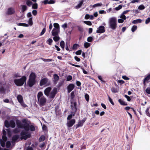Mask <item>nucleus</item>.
<instances>
[{
    "label": "nucleus",
    "mask_w": 150,
    "mask_h": 150,
    "mask_svg": "<svg viewBox=\"0 0 150 150\" xmlns=\"http://www.w3.org/2000/svg\"><path fill=\"white\" fill-rule=\"evenodd\" d=\"M145 8V6L143 4L140 5L138 8V9L139 10H143Z\"/></svg>",
    "instance_id": "obj_50"
},
{
    "label": "nucleus",
    "mask_w": 150,
    "mask_h": 150,
    "mask_svg": "<svg viewBox=\"0 0 150 150\" xmlns=\"http://www.w3.org/2000/svg\"><path fill=\"white\" fill-rule=\"evenodd\" d=\"M43 94L42 92L41 91L39 92L38 93L37 95V98L38 100H39V99L41 98Z\"/></svg>",
    "instance_id": "obj_27"
},
{
    "label": "nucleus",
    "mask_w": 150,
    "mask_h": 150,
    "mask_svg": "<svg viewBox=\"0 0 150 150\" xmlns=\"http://www.w3.org/2000/svg\"><path fill=\"white\" fill-rule=\"evenodd\" d=\"M38 8V4L37 3H35L32 4V8L35 9H37Z\"/></svg>",
    "instance_id": "obj_41"
},
{
    "label": "nucleus",
    "mask_w": 150,
    "mask_h": 150,
    "mask_svg": "<svg viewBox=\"0 0 150 150\" xmlns=\"http://www.w3.org/2000/svg\"><path fill=\"white\" fill-rule=\"evenodd\" d=\"M6 142L3 141L1 139H0V143L1 146L2 147H4L5 146V142Z\"/></svg>",
    "instance_id": "obj_35"
},
{
    "label": "nucleus",
    "mask_w": 150,
    "mask_h": 150,
    "mask_svg": "<svg viewBox=\"0 0 150 150\" xmlns=\"http://www.w3.org/2000/svg\"><path fill=\"white\" fill-rule=\"evenodd\" d=\"M62 27L64 29H65L66 28H67V23H64V24L62 25Z\"/></svg>",
    "instance_id": "obj_59"
},
{
    "label": "nucleus",
    "mask_w": 150,
    "mask_h": 150,
    "mask_svg": "<svg viewBox=\"0 0 150 150\" xmlns=\"http://www.w3.org/2000/svg\"><path fill=\"white\" fill-rule=\"evenodd\" d=\"M83 125V123L82 122L80 121L78 122V124L76 125V128H77L79 127H81Z\"/></svg>",
    "instance_id": "obj_31"
},
{
    "label": "nucleus",
    "mask_w": 150,
    "mask_h": 150,
    "mask_svg": "<svg viewBox=\"0 0 150 150\" xmlns=\"http://www.w3.org/2000/svg\"><path fill=\"white\" fill-rule=\"evenodd\" d=\"M75 97V95L74 91H72L71 93V98L73 100Z\"/></svg>",
    "instance_id": "obj_53"
},
{
    "label": "nucleus",
    "mask_w": 150,
    "mask_h": 150,
    "mask_svg": "<svg viewBox=\"0 0 150 150\" xmlns=\"http://www.w3.org/2000/svg\"><path fill=\"white\" fill-rule=\"evenodd\" d=\"M146 92L148 94H150V87H148L147 89L146 90Z\"/></svg>",
    "instance_id": "obj_63"
},
{
    "label": "nucleus",
    "mask_w": 150,
    "mask_h": 150,
    "mask_svg": "<svg viewBox=\"0 0 150 150\" xmlns=\"http://www.w3.org/2000/svg\"><path fill=\"white\" fill-rule=\"evenodd\" d=\"M18 25L24 26V27H28V25L26 23H19L18 24Z\"/></svg>",
    "instance_id": "obj_33"
},
{
    "label": "nucleus",
    "mask_w": 150,
    "mask_h": 150,
    "mask_svg": "<svg viewBox=\"0 0 150 150\" xmlns=\"http://www.w3.org/2000/svg\"><path fill=\"white\" fill-rule=\"evenodd\" d=\"M15 12L14 8L12 7H10L8 8L6 14L8 15H11L14 14Z\"/></svg>",
    "instance_id": "obj_13"
},
{
    "label": "nucleus",
    "mask_w": 150,
    "mask_h": 150,
    "mask_svg": "<svg viewBox=\"0 0 150 150\" xmlns=\"http://www.w3.org/2000/svg\"><path fill=\"white\" fill-rule=\"evenodd\" d=\"M45 139V136L43 135H41L39 138V142L44 141Z\"/></svg>",
    "instance_id": "obj_26"
},
{
    "label": "nucleus",
    "mask_w": 150,
    "mask_h": 150,
    "mask_svg": "<svg viewBox=\"0 0 150 150\" xmlns=\"http://www.w3.org/2000/svg\"><path fill=\"white\" fill-rule=\"evenodd\" d=\"M75 87L74 85L73 84L71 83L69 85L67 86V89L68 93L71 92L73 89Z\"/></svg>",
    "instance_id": "obj_17"
},
{
    "label": "nucleus",
    "mask_w": 150,
    "mask_h": 150,
    "mask_svg": "<svg viewBox=\"0 0 150 150\" xmlns=\"http://www.w3.org/2000/svg\"><path fill=\"white\" fill-rule=\"evenodd\" d=\"M60 32V30L53 28L52 31V34L53 36H58Z\"/></svg>",
    "instance_id": "obj_14"
},
{
    "label": "nucleus",
    "mask_w": 150,
    "mask_h": 150,
    "mask_svg": "<svg viewBox=\"0 0 150 150\" xmlns=\"http://www.w3.org/2000/svg\"><path fill=\"white\" fill-rule=\"evenodd\" d=\"M137 29V26L136 25H133L131 29V30L133 32H134Z\"/></svg>",
    "instance_id": "obj_40"
},
{
    "label": "nucleus",
    "mask_w": 150,
    "mask_h": 150,
    "mask_svg": "<svg viewBox=\"0 0 150 150\" xmlns=\"http://www.w3.org/2000/svg\"><path fill=\"white\" fill-rule=\"evenodd\" d=\"M79 46L78 44H74L73 46L72 49L73 50H75Z\"/></svg>",
    "instance_id": "obj_52"
},
{
    "label": "nucleus",
    "mask_w": 150,
    "mask_h": 150,
    "mask_svg": "<svg viewBox=\"0 0 150 150\" xmlns=\"http://www.w3.org/2000/svg\"><path fill=\"white\" fill-rule=\"evenodd\" d=\"M57 88H54L50 93V94L49 96V98L52 99H53L54 98L56 94L57 93Z\"/></svg>",
    "instance_id": "obj_8"
},
{
    "label": "nucleus",
    "mask_w": 150,
    "mask_h": 150,
    "mask_svg": "<svg viewBox=\"0 0 150 150\" xmlns=\"http://www.w3.org/2000/svg\"><path fill=\"white\" fill-rule=\"evenodd\" d=\"M48 79L47 78L41 79L40 83V86H42L43 85L46 84L48 82Z\"/></svg>",
    "instance_id": "obj_12"
},
{
    "label": "nucleus",
    "mask_w": 150,
    "mask_h": 150,
    "mask_svg": "<svg viewBox=\"0 0 150 150\" xmlns=\"http://www.w3.org/2000/svg\"><path fill=\"white\" fill-rule=\"evenodd\" d=\"M108 99L110 101V102L111 103L112 105H114V102H113L112 99L108 95Z\"/></svg>",
    "instance_id": "obj_57"
},
{
    "label": "nucleus",
    "mask_w": 150,
    "mask_h": 150,
    "mask_svg": "<svg viewBox=\"0 0 150 150\" xmlns=\"http://www.w3.org/2000/svg\"><path fill=\"white\" fill-rule=\"evenodd\" d=\"M108 23L110 28L113 30L115 29L117 27V19L115 17L110 18Z\"/></svg>",
    "instance_id": "obj_4"
},
{
    "label": "nucleus",
    "mask_w": 150,
    "mask_h": 150,
    "mask_svg": "<svg viewBox=\"0 0 150 150\" xmlns=\"http://www.w3.org/2000/svg\"><path fill=\"white\" fill-rule=\"evenodd\" d=\"M39 105L40 106H44L46 102V99L45 97L43 96L38 100Z\"/></svg>",
    "instance_id": "obj_7"
},
{
    "label": "nucleus",
    "mask_w": 150,
    "mask_h": 150,
    "mask_svg": "<svg viewBox=\"0 0 150 150\" xmlns=\"http://www.w3.org/2000/svg\"><path fill=\"white\" fill-rule=\"evenodd\" d=\"M124 96L125 98H127V100L128 101H130L131 99L129 96L126 95H125Z\"/></svg>",
    "instance_id": "obj_54"
},
{
    "label": "nucleus",
    "mask_w": 150,
    "mask_h": 150,
    "mask_svg": "<svg viewBox=\"0 0 150 150\" xmlns=\"http://www.w3.org/2000/svg\"><path fill=\"white\" fill-rule=\"evenodd\" d=\"M26 4L28 6H30L33 4V3L30 0H28L27 1Z\"/></svg>",
    "instance_id": "obj_38"
},
{
    "label": "nucleus",
    "mask_w": 150,
    "mask_h": 150,
    "mask_svg": "<svg viewBox=\"0 0 150 150\" xmlns=\"http://www.w3.org/2000/svg\"><path fill=\"white\" fill-rule=\"evenodd\" d=\"M122 8V6L121 5H119L118 6L116 7L115 8V9L116 11H118L121 9Z\"/></svg>",
    "instance_id": "obj_58"
},
{
    "label": "nucleus",
    "mask_w": 150,
    "mask_h": 150,
    "mask_svg": "<svg viewBox=\"0 0 150 150\" xmlns=\"http://www.w3.org/2000/svg\"><path fill=\"white\" fill-rule=\"evenodd\" d=\"M32 13L33 15L35 16L38 13V12L37 10H34L32 11Z\"/></svg>",
    "instance_id": "obj_62"
},
{
    "label": "nucleus",
    "mask_w": 150,
    "mask_h": 150,
    "mask_svg": "<svg viewBox=\"0 0 150 150\" xmlns=\"http://www.w3.org/2000/svg\"><path fill=\"white\" fill-rule=\"evenodd\" d=\"M4 125L7 128H8L10 127V122L7 120H6L4 122Z\"/></svg>",
    "instance_id": "obj_25"
},
{
    "label": "nucleus",
    "mask_w": 150,
    "mask_h": 150,
    "mask_svg": "<svg viewBox=\"0 0 150 150\" xmlns=\"http://www.w3.org/2000/svg\"><path fill=\"white\" fill-rule=\"evenodd\" d=\"M36 75L34 72H31L29 75L28 80L27 82L28 86L30 87H32L36 83Z\"/></svg>",
    "instance_id": "obj_2"
},
{
    "label": "nucleus",
    "mask_w": 150,
    "mask_h": 150,
    "mask_svg": "<svg viewBox=\"0 0 150 150\" xmlns=\"http://www.w3.org/2000/svg\"><path fill=\"white\" fill-rule=\"evenodd\" d=\"M11 145L10 142L9 141H8L6 143V147L7 148H9L10 147Z\"/></svg>",
    "instance_id": "obj_46"
},
{
    "label": "nucleus",
    "mask_w": 150,
    "mask_h": 150,
    "mask_svg": "<svg viewBox=\"0 0 150 150\" xmlns=\"http://www.w3.org/2000/svg\"><path fill=\"white\" fill-rule=\"evenodd\" d=\"M83 22L85 24L88 25L90 26L92 25L91 22L89 21H84Z\"/></svg>",
    "instance_id": "obj_44"
},
{
    "label": "nucleus",
    "mask_w": 150,
    "mask_h": 150,
    "mask_svg": "<svg viewBox=\"0 0 150 150\" xmlns=\"http://www.w3.org/2000/svg\"><path fill=\"white\" fill-rule=\"evenodd\" d=\"M53 82L54 84H56L57 82V81L59 80V76L57 74H54L53 75Z\"/></svg>",
    "instance_id": "obj_18"
},
{
    "label": "nucleus",
    "mask_w": 150,
    "mask_h": 150,
    "mask_svg": "<svg viewBox=\"0 0 150 150\" xmlns=\"http://www.w3.org/2000/svg\"><path fill=\"white\" fill-rule=\"evenodd\" d=\"M83 0H82L80 2L79 4L75 6V8L77 9L80 8L83 4Z\"/></svg>",
    "instance_id": "obj_21"
},
{
    "label": "nucleus",
    "mask_w": 150,
    "mask_h": 150,
    "mask_svg": "<svg viewBox=\"0 0 150 150\" xmlns=\"http://www.w3.org/2000/svg\"><path fill=\"white\" fill-rule=\"evenodd\" d=\"M19 138V136L17 135H15L13 136L12 138V142H14Z\"/></svg>",
    "instance_id": "obj_19"
},
{
    "label": "nucleus",
    "mask_w": 150,
    "mask_h": 150,
    "mask_svg": "<svg viewBox=\"0 0 150 150\" xmlns=\"http://www.w3.org/2000/svg\"><path fill=\"white\" fill-rule=\"evenodd\" d=\"M22 123L21 121L18 119L16 120V123L17 127L18 128L24 129L25 130L28 131L30 130L29 124L27 122L26 119L22 120Z\"/></svg>",
    "instance_id": "obj_1"
},
{
    "label": "nucleus",
    "mask_w": 150,
    "mask_h": 150,
    "mask_svg": "<svg viewBox=\"0 0 150 150\" xmlns=\"http://www.w3.org/2000/svg\"><path fill=\"white\" fill-rule=\"evenodd\" d=\"M2 138L3 141L6 142L7 139V138L6 135H3Z\"/></svg>",
    "instance_id": "obj_61"
},
{
    "label": "nucleus",
    "mask_w": 150,
    "mask_h": 150,
    "mask_svg": "<svg viewBox=\"0 0 150 150\" xmlns=\"http://www.w3.org/2000/svg\"><path fill=\"white\" fill-rule=\"evenodd\" d=\"M60 45L61 47L63 49H64L65 43L64 42L63 40H62L60 43Z\"/></svg>",
    "instance_id": "obj_30"
},
{
    "label": "nucleus",
    "mask_w": 150,
    "mask_h": 150,
    "mask_svg": "<svg viewBox=\"0 0 150 150\" xmlns=\"http://www.w3.org/2000/svg\"><path fill=\"white\" fill-rule=\"evenodd\" d=\"M142 20L140 19H137L135 20L132 21V23L133 24H135L138 23H141L142 22Z\"/></svg>",
    "instance_id": "obj_23"
},
{
    "label": "nucleus",
    "mask_w": 150,
    "mask_h": 150,
    "mask_svg": "<svg viewBox=\"0 0 150 150\" xmlns=\"http://www.w3.org/2000/svg\"><path fill=\"white\" fill-rule=\"evenodd\" d=\"M41 59L45 62H49L53 60L52 59H45L43 58H41Z\"/></svg>",
    "instance_id": "obj_43"
},
{
    "label": "nucleus",
    "mask_w": 150,
    "mask_h": 150,
    "mask_svg": "<svg viewBox=\"0 0 150 150\" xmlns=\"http://www.w3.org/2000/svg\"><path fill=\"white\" fill-rule=\"evenodd\" d=\"M146 115L150 117V107L147 108L146 110Z\"/></svg>",
    "instance_id": "obj_34"
},
{
    "label": "nucleus",
    "mask_w": 150,
    "mask_h": 150,
    "mask_svg": "<svg viewBox=\"0 0 150 150\" xmlns=\"http://www.w3.org/2000/svg\"><path fill=\"white\" fill-rule=\"evenodd\" d=\"M150 22V17L148 18L145 21V23L147 24Z\"/></svg>",
    "instance_id": "obj_64"
},
{
    "label": "nucleus",
    "mask_w": 150,
    "mask_h": 150,
    "mask_svg": "<svg viewBox=\"0 0 150 150\" xmlns=\"http://www.w3.org/2000/svg\"><path fill=\"white\" fill-rule=\"evenodd\" d=\"M28 24L30 25H32L33 24L32 18L30 17L29 18L28 20Z\"/></svg>",
    "instance_id": "obj_47"
},
{
    "label": "nucleus",
    "mask_w": 150,
    "mask_h": 150,
    "mask_svg": "<svg viewBox=\"0 0 150 150\" xmlns=\"http://www.w3.org/2000/svg\"><path fill=\"white\" fill-rule=\"evenodd\" d=\"M72 79V77L71 75H68L66 78V81H68L71 80Z\"/></svg>",
    "instance_id": "obj_36"
},
{
    "label": "nucleus",
    "mask_w": 150,
    "mask_h": 150,
    "mask_svg": "<svg viewBox=\"0 0 150 150\" xmlns=\"http://www.w3.org/2000/svg\"><path fill=\"white\" fill-rule=\"evenodd\" d=\"M46 31V26H45V28H43L42 31L40 34V36H42L44 35L45 33V32Z\"/></svg>",
    "instance_id": "obj_37"
},
{
    "label": "nucleus",
    "mask_w": 150,
    "mask_h": 150,
    "mask_svg": "<svg viewBox=\"0 0 150 150\" xmlns=\"http://www.w3.org/2000/svg\"><path fill=\"white\" fill-rule=\"evenodd\" d=\"M75 119H73L68 121L67 123V125L68 127H72L75 123Z\"/></svg>",
    "instance_id": "obj_16"
},
{
    "label": "nucleus",
    "mask_w": 150,
    "mask_h": 150,
    "mask_svg": "<svg viewBox=\"0 0 150 150\" xmlns=\"http://www.w3.org/2000/svg\"><path fill=\"white\" fill-rule=\"evenodd\" d=\"M82 52L81 50H79L78 51H76L75 52L76 54L77 55H80Z\"/></svg>",
    "instance_id": "obj_56"
},
{
    "label": "nucleus",
    "mask_w": 150,
    "mask_h": 150,
    "mask_svg": "<svg viewBox=\"0 0 150 150\" xmlns=\"http://www.w3.org/2000/svg\"><path fill=\"white\" fill-rule=\"evenodd\" d=\"M90 46V44L88 42H85L84 44V46L86 48H88Z\"/></svg>",
    "instance_id": "obj_39"
},
{
    "label": "nucleus",
    "mask_w": 150,
    "mask_h": 150,
    "mask_svg": "<svg viewBox=\"0 0 150 150\" xmlns=\"http://www.w3.org/2000/svg\"><path fill=\"white\" fill-rule=\"evenodd\" d=\"M150 74H148L147 76H145L143 82L144 87L145 88L146 86V84L150 82Z\"/></svg>",
    "instance_id": "obj_6"
},
{
    "label": "nucleus",
    "mask_w": 150,
    "mask_h": 150,
    "mask_svg": "<svg viewBox=\"0 0 150 150\" xmlns=\"http://www.w3.org/2000/svg\"><path fill=\"white\" fill-rule=\"evenodd\" d=\"M26 76H23L20 79H14V82L17 86H23L24 83H26Z\"/></svg>",
    "instance_id": "obj_3"
},
{
    "label": "nucleus",
    "mask_w": 150,
    "mask_h": 150,
    "mask_svg": "<svg viewBox=\"0 0 150 150\" xmlns=\"http://www.w3.org/2000/svg\"><path fill=\"white\" fill-rule=\"evenodd\" d=\"M17 98L18 102L23 106H25V104H24L23 105V100L22 96L21 95H19L17 96Z\"/></svg>",
    "instance_id": "obj_10"
},
{
    "label": "nucleus",
    "mask_w": 150,
    "mask_h": 150,
    "mask_svg": "<svg viewBox=\"0 0 150 150\" xmlns=\"http://www.w3.org/2000/svg\"><path fill=\"white\" fill-rule=\"evenodd\" d=\"M102 5V4L101 3H97L93 5V7L94 8L96 7L101 6Z\"/></svg>",
    "instance_id": "obj_48"
},
{
    "label": "nucleus",
    "mask_w": 150,
    "mask_h": 150,
    "mask_svg": "<svg viewBox=\"0 0 150 150\" xmlns=\"http://www.w3.org/2000/svg\"><path fill=\"white\" fill-rule=\"evenodd\" d=\"M6 91L5 89L3 86H1L0 88V92L4 93Z\"/></svg>",
    "instance_id": "obj_42"
},
{
    "label": "nucleus",
    "mask_w": 150,
    "mask_h": 150,
    "mask_svg": "<svg viewBox=\"0 0 150 150\" xmlns=\"http://www.w3.org/2000/svg\"><path fill=\"white\" fill-rule=\"evenodd\" d=\"M52 42L53 40L51 38L48 39L47 40V42H48V44L50 45H52Z\"/></svg>",
    "instance_id": "obj_51"
},
{
    "label": "nucleus",
    "mask_w": 150,
    "mask_h": 150,
    "mask_svg": "<svg viewBox=\"0 0 150 150\" xmlns=\"http://www.w3.org/2000/svg\"><path fill=\"white\" fill-rule=\"evenodd\" d=\"M105 31V27L103 26H100L98 28L96 32L97 33H101Z\"/></svg>",
    "instance_id": "obj_9"
},
{
    "label": "nucleus",
    "mask_w": 150,
    "mask_h": 150,
    "mask_svg": "<svg viewBox=\"0 0 150 150\" xmlns=\"http://www.w3.org/2000/svg\"><path fill=\"white\" fill-rule=\"evenodd\" d=\"M10 127L11 128H14L16 126V124L13 120H11L10 121Z\"/></svg>",
    "instance_id": "obj_20"
},
{
    "label": "nucleus",
    "mask_w": 150,
    "mask_h": 150,
    "mask_svg": "<svg viewBox=\"0 0 150 150\" xmlns=\"http://www.w3.org/2000/svg\"><path fill=\"white\" fill-rule=\"evenodd\" d=\"M120 18H121L124 19V20H125L126 19V17L125 16L123 13H122V14L121 15Z\"/></svg>",
    "instance_id": "obj_55"
},
{
    "label": "nucleus",
    "mask_w": 150,
    "mask_h": 150,
    "mask_svg": "<svg viewBox=\"0 0 150 150\" xmlns=\"http://www.w3.org/2000/svg\"><path fill=\"white\" fill-rule=\"evenodd\" d=\"M27 131L22 130L21 133V140L24 139L26 140L28 138H30L31 137V134H27L28 133Z\"/></svg>",
    "instance_id": "obj_5"
},
{
    "label": "nucleus",
    "mask_w": 150,
    "mask_h": 150,
    "mask_svg": "<svg viewBox=\"0 0 150 150\" xmlns=\"http://www.w3.org/2000/svg\"><path fill=\"white\" fill-rule=\"evenodd\" d=\"M118 88H115L114 87H112L111 89L112 92L114 93H116L118 92Z\"/></svg>",
    "instance_id": "obj_32"
},
{
    "label": "nucleus",
    "mask_w": 150,
    "mask_h": 150,
    "mask_svg": "<svg viewBox=\"0 0 150 150\" xmlns=\"http://www.w3.org/2000/svg\"><path fill=\"white\" fill-rule=\"evenodd\" d=\"M53 36L54 37L53 38V39L55 42H57L59 40L60 38L58 35Z\"/></svg>",
    "instance_id": "obj_29"
},
{
    "label": "nucleus",
    "mask_w": 150,
    "mask_h": 150,
    "mask_svg": "<svg viewBox=\"0 0 150 150\" xmlns=\"http://www.w3.org/2000/svg\"><path fill=\"white\" fill-rule=\"evenodd\" d=\"M93 40V38L92 37L89 36L88 37L87 39V41L89 42H91Z\"/></svg>",
    "instance_id": "obj_49"
},
{
    "label": "nucleus",
    "mask_w": 150,
    "mask_h": 150,
    "mask_svg": "<svg viewBox=\"0 0 150 150\" xmlns=\"http://www.w3.org/2000/svg\"><path fill=\"white\" fill-rule=\"evenodd\" d=\"M118 102L120 104L122 105H127V103L125 102L124 101L121 99L118 100Z\"/></svg>",
    "instance_id": "obj_22"
},
{
    "label": "nucleus",
    "mask_w": 150,
    "mask_h": 150,
    "mask_svg": "<svg viewBox=\"0 0 150 150\" xmlns=\"http://www.w3.org/2000/svg\"><path fill=\"white\" fill-rule=\"evenodd\" d=\"M30 129L31 131H34L35 130V128L34 126L32 125L30 126Z\"/></svg>",
    "instance_id": "obj_45"
},
{
    "label": "nucleus",
    "mask_w": 150,
    "mask_h": 150,
    "mask_svg": "<svg viewBox=\"0 0 150 150\" xmlns=\"http://www.w3.org/2000/svg\"><path fill=\"white\" fill-rule=\"evenodd\" d=\"M71 109L73 111L76 112L77 108L76 107L77 103L76 102H73L72 101L71 102Z\"/></svg>",
    "instance_id": "obj_11"
},
{
    "label": "nucleus",
    "mask_w": 150,
    "mask_h": 150,
    "mask_svg": "<svg viewBox=\"0 0 150 150\" xmlns=\"http://www.w3.org/2000/svg\"><path fill=\"white\" fill-rule=\"evenodd\" d=\"M85 97L87 101H88L89 98V96L87 94H86L85 95Z\"/></svg>",
    "instance_id": "obj_60"
},
{
    "label": "nucleus",
    "mask_w": 150,
    "mask_h": 150,
    "mask_svg": "<svg viewBox=\"0 0 150 150\" xmlns=\"http://www.w3.org/2000/svg\"><path fill=\"white\" fill-rule=\"evenodd\" d=\"M21 6V11L23 13L27 9V7L25 5H22Z\"/></svg>",
    "instance_id": "obj_24"
},
{
    "label": "nucleus",
    "mask_w": 150,
    "mask_h": 150,
    "mask_svg": "<svg viewBox=\"0 0 150 150\" xmlns=\"http://www.w3.org/2000/svg\"><path fill=\"white\" fill-rule=\"evenodd\" d=\"M51 89L52 88L51 87H48L44 90V94L47 96L48 97L49 96Z\"/></svg>",
    "instance_id": "obj_15"
},
{
    "label": "nucleus",
    "mask_w": 150,
    "mask_h": 150,
    "mask_svg": "<svg viewBox=\"0 0 150 150\" xmlns=\"http://www.w3.org/2000/svg\"><path fill=\"white\" fill-rule=\"evenodd\" d=\"M53 25L54 28L60 30V27L58 23H54L53 24Z\"/></svg>",
    "instance_id": "obj_28"
}]
</instances>
